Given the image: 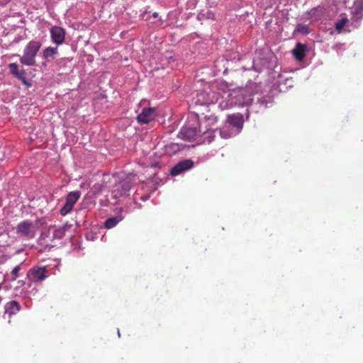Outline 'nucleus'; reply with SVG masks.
<instances>
[{"label":"nucleus","mask_w":363,"mask_h":363,"mask_svg":"<svg viewBox=\"0 0 363 363\" xmlns=\"http://www.w3.org/2000/svg\"><path fill=\"white\" fill-rule=\"evenodd\" d=\"M118 222L119 220L115 217L109 218L105 221L104 226L106 228L110 229L115 227Z\"/></svg>","instance_id":"aec40b11"},{"label":"nucleus","mask_w":363,"mask_h":363,"mask_svg":"<svg viewBox=\"0 0 363 363\" xmlns=\"http://www.w3.org/2000/svg\"><path fill=\"white\" fill-rule=\"evenodd\" d=\"M42 65H43V66H45V62H42Z\"/></svg>","instance_id":"2f4dec72"},{"label":"nucleus","mask_w":363,"mask_h":363,"mask_svg":"<svg viewBox=\"0 0 363 363\" xmlns=\"http://www.w3.org/2000/svg\"><path fill=\"white\" fill-rule=\"evenodd\" d=\"M4 309L6 313L13 315L20 311L21 306L17 301H11L5 305Z\"/></svg>","instance_id":"f3484780"},{"label":"nucleus","mask_w":363,"mask_h":363,"mask_svg":"<svg viewBox=\"0 0 363 363\" xmlns=\"http://www.w3.org/2000/svg\"><path fill=\"white\" fill-rule=\"evenodd\" d=\"M28 286L30 288V294L35 295L43 289V282L45 280V266H34L27 272Z\"/></svg>","instance_id":"f03ea898"},{"label":"nucleus","mask_w":363,"mask_h":363,"mask_svg":"<svg viewBox=\"0 0 363 363\" xmlns=\"http://www.w3.org/2000/svg\"><path fill=\"white\" fill-rule=\"evenodd\" d=\"M218 101L216 98V84L212 86L209 91H201L193 99V103L196 106V111L201 109L210 112L209 106Z\"/></svg>","instance_id":"20e7f679"},{"label":"nucleus","mask_w":363,"mask_h":363,"mask_svg":"<svg viewBox=\"0 0 363 363\" xmlns=\"http://www.w3.org/2000/svg\"><path fill=\"white\" fill-rule=\"evenodd\" d=\"M216 98L218 101L216 104H218L221 110L229 109L230 108H223L221 104L235 101V98L233 96V89H229L225 83L216 84Z\"/></svg>","instance_id":"6e6552de"},{"label":"nucleus","mask_w":363,"mask_h":363,"mask_svg":"<svg viewBox=\"0 0 363 363\" xmlns=\"http://www.w3.org/2000/svg\"><path fill=\"white\" fill-rule=\"evenodd\" d=\"M10 72L18 79L21 80L24 84H28L26 79V73L23 68H20L18 65L15 62L9 65Z\"/></svg>","instance_id":"9b49d317"},{"label":"nucleus","mask_w":363,"mask_h":363,"mask_svg":"<svg viewBox=\"0 0 363 363\" xmlns=\"http://www.w3.org/2000/svg\"><path fill=\"white\" fill-rule=\"evenodd\" d=\"M194 164V163L191 160H182L172 168L170 173L173 176L179 175L182 172L192 168Z\"/></svg>","instance_id":"9d476101"},{"label":"nucleus","mask_w":363,"mask_h":363,"mask_svg":"<svg viewBox=\"0 0 363 363\" xmlns=\"http://www.w3.org/2000/svg\"><path fill=\"white\" fill-rule=\"evenodd\" d=\"M228 123L238 129H241L243 126V116L240 113L228 115L227 117Z\"/></svg>","instance_id":"2eb2a0df"},{"label":"nucleus","mask_w":363,"mask_h":363,"mask_svg":"<svg viewBox=\"0 0 363 363\" xmlns=\"http://www.w3.org/2000/svg\"><path fill=\"white\" fill-rule=\"evenodd\" d=\"M57 53V47L55 48H51L48 47L47 48V57L48 56H53Z\"/></svg>","instance_id":"b1692460"},{"label":"nucleus","mask_w":363,"mask_h":363,"mask_svg":"<svg viewBox=\"0 0 363 363\" xmlns=\"http://www.w3.org/2000/svg\"><path fill=\"white\" fill-rule=\"evenodd\" d=\"M206 17H207L208 18H212V19H213V17H214V14H213V12H211V11H208V12L206 13Z\"/></svg>","instance_id":"a878e982"},{"label":"nucleus","mask_w":363,"mask_h":363,"mask_svg":"<svg viewBox=\"0 0 363 363\" xmlns=\"http://www.w3.org/2000/svg\"><path fill=\"white\" fill-rule=\"evenodd\" d=\"M21 37L18 36L13 39V40L12 41V43H18L21 40Z\"/></svg>","instance_id":"bb28decb"},{"label":"nucleus","mask_w":363,"mask_h":363,"mask_svg":"<svg viewBox=\"0 0 363 363\" xmlns=\"http://www.w3.org/2000/svg\"><path fill=\"white\" fill-rule=\"evenodd\" d=\"M156 116L155 110L152 108H145L138 116L137 120L140 123H147L152 121Z\"/></svg>","instance_id":"f8f14e48"},{"label":"nucleus","mask_w":363,"mask_h":363,"mask_svg":"<svg viewBox=\"0 0 363 363\" xmlns=\"http://www.w3.org/2000/svg\"><path fill=\"white\" fill-rule=\"evenodd\" d=\"M152 16L154 18H157L158 16V13L157 12H155L153 14H152Z\"/></svg>","instance_id":"c85d7f7f"},{"label":"nucleus","mask_w":363,"mask_h":363,"mask_svg":"<svg viewBox=\"0 0 363 363\" xmlns=\"http://www.w3.org/2000/svg\"><path fill=\"white\" fill-rule=\"evenodd\" d=\"M347 21H348L347 18H346V17L342 18L340 20H339L337 22L335 23V30L338 33H340L342 30L345 26L346 25V23H347Z\"/></svg>","instance_id":"6ab92c4d"},{"label":"nucleus","mask_w":363,"mask_h":363,"mask_svg":"<svg viewBox=\"0 0 363 363\" xmlns=\"http://www.w3.org/2000/svg\"><path fill=\"white\" fill-rule=\"evenodd\" d=\"M48 232L49 234L52 232L54 238L61 239L65 235V227H60L57 229H52L50 228Z\"/></svg>","instance_id":"a211bd4d"},{"label":"nucleus","mask_w":363,"mask_h":363,"mask_svg":"<svg viewBox=\"0 0 363 363\" xmlns=\"http://www.w3.org/2000/svg\"><path fill=\"white\" fill-rule=\"evenodd\" d=\"M121 187L122 189L121 194L126 193L131 188L130 182L128 180L123 181L121 183Z\"/></svg>","instance_id":"4be33fe9"},{"label":"nucleus","mask_w":363,"mask_h":363,"mask_svg":"<svg viewBox=\"0 0 363 363\" xmlns=\"http://www.w3.org/2000/svg\"><path fill=\"white\" fill-rule=\"evenodd\" d=\"M21 269V268L20 265H17L13 269L11 272V281H15L18 277V273Z\"/></svg>","instance_id":"5701e85b"},{"label":"nucleus","mask_w":363,"mask_h":363,"mask_svg":"<svg viewBox=\"0 0 363 363\" xmlns=\"http://www.w3.org/2000/svg\"><path fill=\"white\" fill-rule=\"evenodd\" d=\"M45 223V218L43 217L36 220L35 223L29 220H25L16 225V232L25 240H30L35 237L37 230Z\"/></svg>","instance_id":"7ed1b4c3"},{"label":"nucleus","mask_w":363,"mask_h":363,"mask_svg":"<svg viewBox=\"0 0 363 363\" xmlns=\"http://www.w3.org/2000/svg\"><path fill=\"white\" fill-rule=\"evenodd\" d=\"M233 96L235 101L221 104L223 108H232L234 106H245L251 104L254 95L253 86L247 84L245 87H237L233 89Z\"/></svg>","instance_id":"f257e3e1"},{"label":"nucleus","mask_w":363,"mask_h":363,"mask_svg":"<svg viewBox=\"0 0 363 363\" xmlns=\"http://www.w3.org/2000/svg\"><path fill=\"white\" fill-rule=\"evenodd\" d=\"M42 46L39 40H31L26 46L23 55L21 57L20 61L23 65L32 66L35 62V56Z\"/></svg>","instance_id":"423d86ee"},{"label":"nucleus","mask_w":363,"mask_h":363,"mask_svg":"<svg viewBox=\"0 0 363 363\" xmlns=\"http://www.w3.org/2000/svg\"><path fill=\"white\" fill-rule=\"evenodd\" d=\"M307 47L306 45L298 43L292 53L297 60H302L306 56Z\"/></svg>","instance_id":"dca6fc26"},{"label":"nucleus","mask_w":363,"mask_h":363,"mask_svg":"<svg viewBox=\"0 0 363 363\" xmlns=\"http://www.w3.org/2000/svg\"><path fill=\"white\" fill-rule=\"evenodd\" d=\"M201 131L198 116L192 114L189 117L186 125L182 128L179 133L183 138L191 141L195 140Z\"/></svg>","instance_id":"39448f33"},{"label":"nucleus","mask_w":363,"mask_h":363,"mask_svg":"<svg viewBox=\"0 0 363 363\" xmlns=\"http://www.w3.org/2000/svg\"><path fill=\"white\" fill-rule=\"evenodd\" d=\"M18 283H21V286H23L26 284L24 281H19Z\"/></svg>","instance_id":"c756f323"},{"label":"nucleus","mask_w":363,"mask_h":363,"mask_svg":"<svg viewBox=\"0 0 363 363\" xmlns=\"http://www.w3.org/2000/svg\"><path fill=\"white\" fill-rule=\"evenodd\" d=\"M296 30L302 34H308L310 32V29L308 26L304 24H298Z\"/></svg>","instance_id":"412c9836"},{"label":"nucleus","mask_w":363,"mask_h":363,"mask_svg":"<svg viewBox=\"0 0 363 363\" xmlns=\"http://www.w3.org/2000/svg\"><path fill=\"white\" fill-rule=\"evenodd\" d=\"M43 55L45 56V49L43 50Z\"/></svg>","instance_id":"7c9ffc66"},{"label":"nucleus","mask_w":363,"mask_h":363,"mask_svg":"<svg viewBox=\"0 0 363 363\" xmlns=\"http://www.w3.org/2000/svg\"><path fill=\"white\" fill-rule=\"evenodd\" d=\"M194 116H198L200 121V126L203 131V134H210L213 126L216 125L218 121L217 116L213 113L208 112L201 109H198Z\"/></svg>","instance_id":"0eeeda50"},{"label":"nucleus","mask_w":363,"mask_h":363,"mask_svg":"<svg viewBox=\"0 0 363 363\" xmlns=\"http://www.w3.org/2000/svg\"><path fill=\"white\" fill-rule=\"evenodd\" d=\"M52 40L57 45H60L64 42L65 33V30L58 26H55L50 30Z\"/></svg>","instance_id":"ddd939ff"},{"label":"nucleus","mask_w":363,"mask_h":363,"mask_svg":"<svg viewBox=\"0 0 363 363\" xmlns=\"http://www.w3.org/2000/svg\"><path fill=\"white\" fill-rule=\"evenodd\" d=\"M351 13L352 15V19L354 21H359L363 18V0H359L353 5Z\"/></svg>","instance_id":"4468645a"},{"label":"nucleus","mask_w":363,"mask_h":363,"mask_svg":"<svg viewBox=\"0 0 363 363\" xmlns=\"http://www.w3.org/2000/svg\"><path fill=\"white\" fill-rule=\"evenodd\" d=\"M81 193L78 191H71L67 194L65 203L60 209L62 216H66L72 211L74 204L79 199Z\"/></svg>","instance_id":"1a4fd4ad"},{"label":"nucleus","mask_w":363,"mask_h":363,"mask_svg":"<svg viewBox=\"0 0 363 363\" xmlns=\"http://www.w3.org/2000/svg\"><path fill=\"white\" fill-rule=\"evenodd\" d=\"M219 133L222 138H225V139L230 137V134L225 130L220 129Z\"/></svg>","instance_id":"393cba45"},{"label":"nucleus","mask_w":363,"mask_h":363,"mask_svg":"<svg viewBox=\"0 0 363 363\" xmlns=\"http://www.w3.org/2000/svg\"><path fill=\"white\" fill-rule=\"evenodd\" d=\"M44 236H45V233H44V232H41V234H40V238L41 240H43V238H44Z\"/></svg>","instance_id":"cd10ccee"}]
</instances>
